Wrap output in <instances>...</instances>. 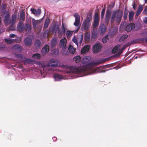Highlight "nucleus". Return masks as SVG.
Listing matches in <instances>:
<instances>
[{
	"mask_svg": "<svg viewBox=\"0 0 147 147\" xmlns=\"http://www.w3.org/2000/svg\"><path fill=\"white\" fill-rule=\"evenodd\" d=\"M106 60L101 59L100 61L97 62H93L91 61L90 62L86 64V66H80L76 67V66H70L69 67L70 73H76L78 74H84L87 70V67L91 69L95 65H98L102 63L105 62Z\"/></svg>",
	"mask_w": 147,
	"mask_h": 147,
	"instance_id": "obj_1",
	"label": "nucleus"
},
{
	"mask_svg": "<svg viewBox=\"0 0 147 147\" xmlns=\"http://www.w3.org/2000/svg\"><path fill=\"white\" fill-rule=\"evenodd\" d=\"M123 16V12L120 11L119 9L113 11V13L112 15L111 18V22L113 23L114 22L115 17V20L117 23L119 24Z\"/></svg>",
	"mask_w": 147,
	"mask_h": 147,
	"instance_id": "obj_2",
	"label": "nucleus"
},
{
	"mask_svg": "<svg viewBox=\"0 0 147 147\" xmlns=\"http://www.w3.org/2000/svg\"><path fill=\"white\" fill-rule=\"evenodd\" d=\"M92 17L91 14L87 16L86 19L84 20V22L81 27L82 30L87 31L88 30L90 25V21L91 20Z\"/></svg>",
	"mask_w": 147,
	"mask_h": 147,
	"instance_id": "obj_3",
	"label": "nucleus"
},
{
	"mask_svg": "<svg viewBox=\"0 0 147 147\" xmlns=\"http://www.w3.org/2000/svg\"><path fill=\"white\" fill-rule=\"evenodd\" d=\"M99 22V15L98 13H96L95 15L93 27L94 28H96L98 25Z\"/></svg>",
	"mask_w": 147,
	"mask_h": 147,
	"instance_id": "obj_4",
	"label": "nucleus"
},
{
	"mask_svg": "<svg viewBox=\"0 0 147 147\" xmlns=\"http://www.w3.org/2000/svg\"><path fill=\"white\" fill-rule=\"evenodd\" d=\"M32 38L31 36H29L25 38L24 42L26 45L30 46L32 43Z\"/></svg>",
	"mask_w": 147,
	"mask_h": 147,
	"instance_id": "obj_5",
	"label": "nucleus"
},
{
	"mask_svg": "<svg viewBox=\"0 0 147 147\" xmlns=\"http://www.w3.org/2000/svg\"><path fill=\"white\" fill-rule=\"evenodd\" d=\"M102 47L101 45L99 43H97L95 44L93 48V51L94 53L99 52Z\"/></svg>",
	"mask_w": 147,
	"mask_h": 147,
	"instance_id": "obj_6",
	"label": "nucleus"
},
{
	"mask_svg": "<svg viewBox=\"0 0 147 147\" xmlns=\"http://www.w3.org/2000/svg\"><path fill=\"white\" fill-rule=\"evenodd\" d=\"M103 69V67L102 66H100L95 68L93 70V72H99V73H105L106 71L111 69H109L107 70H102V69Z\"/></svg>",
	"mask_w": 147,
	"mask_h": 147,
	"instance_id": "obj_7",
	"label": "nucleus"
},
{
	"mask_svg": "<svg viewBox=\"0 0 147 147\" xmlns=\"http://www.w3.org/2000/svg\"><path fill=\"white\" fill-rule=\"evenodd\" d=\"M74 16L75 18V22L74 23V25L78 27L79 26L80 22V16L79 15L76 13H75L74 14Z\"/></svg>",
	"mask_w": 147,
	"mask_h": 147,
	"instance_id": "obj_8",
	"label": "nucleus"
},
{
	"mask_svg": "<svg viewBox=\"0 0 147 147\" xmlns=\"http://www.w3.org/2000/svg\"><path fill=\"white\" fill-rule=\"evenodd\" d=\"M17 16L15 13H13L11 19L9 20V24H11L14 25L16 21Z\"/></svg>",
	"mask_w": 147,
	"mask_h": 147,
	"instance_id": "obj_9",
	"label": "nucleus"
},
{
	"mask_svg": "<svg viewBox=\"0 0 147 147\" xmlns=\"http://www.w3.org/2000/svg\"><path fill=\"white\" fill-rule=\"evenodd\" d=\"M135 27V24L133 23H130L126 26L125 30L127 32H130L132 29H134Z\"/></svg>",
	"mask_w": 147,
	"mask_h": 147,
	"instance_id": "obj_10",
	"label": "nucleus"
},
{
	"mask_svg": "<svg viewBox=\"0 0 147 147\" xmlns=\"http://www.w3.org/2000/svg\"><path fill=\"white\" fill-rule=\"evenodd\" d=\"M106 27L104 24H101L99 28V32L101 34H104L106 30Z\"/></svg>",
	"mask_w": 147,
	"mask_h": 147,
	"instance_id": "obj_11",
	"label": "nucleus"
},
{
	"mask_svg": "<svg viewBox=\"0 0 147 147\" xmlns=\"http://www.w3.org/2000/svg\"><path fill=\"white\" fill-rule=\"evenodd\" d=\"M49 47L48 45H47L44 46L42 50V54L43 55H45L49 51Z\"/></svg>",
	"mask_w": 147,
	"mask_h": 147,
	"instance_id": "obj_12",
	"label": "nucleus"
},
{
	"mask_svg": "<svg viewBox=\"0 0 147 147\" xmlns=\"http://www.w3.org/2000/svg\"><path fill=\"white\" fill-rule=\"evenodd\" d=\"M10 13H7L5 16L4 19V22L5 24H7L9 23V19L10 18Z\"/></svg>",
	"mask_w": 147,
	"mask_h": 147,
	"instance_id": "obj_13",
	"label": "nucleus"
},
{
	"mask_svg": "<svg viewBox=\"0 0 147 147\" xmlns=\"http://www.w3.org/2000/svg\"><path fill=\"white\" fill-rule=\"evenodd\" d=\"M17 28L18 30L21 32L24 30V26L23 22H19L17 25Z\"/></svg>",
	"mask_w": 147,
	"mask_h": 147,
	"instance_id": "obj_14",
	"label": "nucleus"
},
{
	"mask_svg": "<svg viewBox=\"0 0 147 147\" xmlns=\"http://www.w3.org/2000/svg\"><path fill=\"white\" fill-rule=\"evenodd\" d=\"M83 38V35H82L80 37V38H78V40H77L75 38V37H74V38L72 39L73 42L75 43L77 45V46H78V41L79 40V43L80 44H81L82 42Z\"/></svg>",
	"mask_w": 147,
	"mask_h": 147,
	"instance_id": "obj_15",
	"label": "nucleus"
},
{
	"mask_svg": "<svg viewBox=\"0 0 147 147\" xmlns=\"http://www.w3.org/2000/svg\"><path fill=\"white\" fill-rule=\"evenodd\" d=\"M25 13L23 11H22L20 15L19 22H23L25 20Z\"/></svg>",
	"mask_w": 147,
	"mask_h": 147,
	"instance_id": "obj_16",
	"label": "nucleus"
},
{
	"mask_svg": "<svg viewBox=\"0 0 147 147\" xmlns=\"http://www.w3.org/2000/svg\"><path fill=\"white\" fill-rule=\"evenodd\" d=\"M89 46L88 45H86L82 49L81 53L82 54H84L86 53L89 50Z\"/></svg>",
	"mask_w": 147,
	"mask_h": 147,
	"instance_id": "obj_17",
	"label": "nucleus"
},
{
	"mask_svg": "<svg viewBox=\"0 0 147 147\" xmlns=\"http://www.w3.org/2000/svg\"><path fill=\"white\" fill-rule=\"evenodd\" d=\"M111 11H107L106 13V16L105 18V22L108 23L110 19V17L111 15Z\"/></svg>",
	"mask_w": 147,
	"mask_h": 147,
	"instance_id": "obj_18",
	"label": "nucleus"
},
{
	"mask_svg": "<svg viewBox=\"0 0 147 147\" xmlns=\"http://www.w3.org/2000/svg\"><path fill=\"white\" fill-rule=\"evenodd\" d=\"M66 39L65 38L61 39L60 42V46L62 48H65L66 45Z\"/></svg>",
	"mask_w": 147,
	"mask_h": 147,
	"instance_id": "obj_19",
	"label": "nucleus"
},
{
	"mask_svg": "<svg viewBox=\"0 0 147 147\" xmlns=\"http://www.w3.org/2000/svg\"><path fill=\"white\" fill-rule=\"evenodd\" d=\"M12 48L13 49L18 52H21L22 50V46L18 45L16 44L13 46Z\"/></svg>",
	"mask_w": 147,
	"mask_h": 147,
	"instance_id": "obj_20",
	"label": "nucleus"
},
{
	"mask_svg": "<svg viewBox=\"0 0 147 147\" xmlns=\"http://www.w3.org/2000/svg\"><path fill=\"white\" fill-rule=\"evenodd\" d=\"M90 59V57L88 56L85 57L82 60V62L83 64L86 65Z\"/></svg>",
	"mask_w": 147,
	"mask_h": 147,
	"instance_id": "obj_21",
	"label": "nucleus"
},
{
	"mask_svg": "<svg viewBox=\"0 0 147 147\" xmlns=\"http://www.w3.org/2000/svg\"><path fill=\"white\" fill-rule=\"evenodd\" d=\"M54 78L56 81H59L63 78L62 75L58 74H56L54 75Z\"/></svg>",
	"mask_w": 147,
	"mask_h": 147,
	"instance_id": "obj_22",
	"label": "nucleus"
},
{
	"mask_svg": "<svg viewBox=\"0 0 147 147\" xmlns=\"http://www.w3.org/2000/svg\"><path fill=\"white\" fill-rule=\"evenodd\" d=\"M58 62L57 61L54 59H51V60L50 65L53 67H56L58 66Z\"/></svg>",
	"mask_w": 147,
	"mask_h": 147,
	"instance_id": "obj_23",
	"label": "nucleus"
},
{
	"mask_svg": "<svg viewBox=\"0 0 147 147\" xmlns=\"http://www.w3.org/2000/svg\"><path fill=\"white\" fill-rule=\"evenodd\" d=\"M31 10L32 12L36 16L39 15L41 13V10L38 9L37 10L34 9H31Z\"/></svg>",
	"mask_w": 147,
	"mask_h": 147,
	"instance_id": "obj_24",
	"label": "nucleus"
},
{
	"mask_svg": "<svg viewBox=\"0 0 147 147\" xmlns=\"http://www.w3.org/2000/svg\"><path fill=\"white\" fill-rule=\"evenodd\" d=\"M143 8V7L142 5H139L137 10L136 15L137 16H139L141 13Z\"/></svg>",
	"mask_w": 147,
	"mask_h": 147,
	"instance_id": "obj_25",
	"label": "nucleus"
},
{
	"mask_svg": "<svg viewBox=\"0 0 147 147\" xmlns=\"http://www.w3.org/2000/svg\"><path fill=\"white\" fill-rule=\"evenodd\" d=\"M31 26L28 24H26L24 26V30L26 31H28V32H30L31 29Z\"/></svg>",
	"mask_w": 147,
	"mask_h": 147,
	"instance_id": "obj_26",
	"label": "nucleus"
},
{
	"mask_svg": "<svg viewBox=\"0 0 147 147\" xmlns=\"http://www.w3.org/2000/svg\"><path fill=\"white\" fill-rule=\"evenodd\" d=\"M90 38V34L88 32L85 34L84 39L85 42H88L89 41Z\"/></svg>",
	"mask_w": 147,
	"mask_h": 147,
	"instance_id": "obj_27",
	"label": "nucleus"
},
{
	"mask_svg": "<svg viewBox=\"0 0 147 147\" xmlns=\"http://www.w3.org/2000/svg\"><path fill=\"white\" fill-rule=\"evenodd\" d=\"M120 48V46L119 45H117L112 49V52L113 53H115L117 52Z\"/></svg>",
	"mask_w": 147,
	"mask_h": 147,
	"instance_id": "obj_28",
	"label": "nucleus"
},
{
	"mask_svg": "<svg viewBox=\"0 0 147 147\" xmlns=\"http://www.w3.org/2000/svg\"><path fill=\"white\" fill-rule=\"evenodd\" d=\"M128 10L125 8L124 9V14L123 18L124 20L125 21L126 20L127 18V15L128 14Z\"/></svg>",
	"mask_w": 147,
	"mask_h": 147,
	"instance_id": "obj_29",
	"label": "nucleus"
},
{
	"mask_svg": "<svg viewBox=\"0 0 147 147\" xmlns=\"http://www.w3.org/2000/svg\"><path fill=\"white\" fill-rule=\"evenodd\" d=\"M128 35L126 34L123 35L120 37L119 41L120 42L124 41L126 40L127 38H128Z\"/></svg>",
	"mask_w": 147,
	"mask_h": 147,
	"instance_id": "obj_30",
	"label": "nucleus"
},
{
	"mask_svg": "<svg viewBox=\"0 0 147 147\" xmlns=\"http://www.w3.org/2000/svg\"><path fill=\"white\" fill-rule=\"evenodd\" d=\"M134 14V13L131 11L129 12V21H131L133 18Z\"/></svg>",
	"mask_w": 147,
	"mask_h": 147,
	"instance_id": "obj_31",
	"label": "nucleus"
},
{
	"mask_svg": "<svg viewBox=\"0 0 147 147\" xmlns=\"http://www.w3.org/2000/svg\"><path fill=\"white\" fill-rule=\"evenodd\" d=\"M68 50L69 52L72 54L74 53L75 51V49L71 45L69 46Z\"/></svg>",
	"mask_w": 147,
	"mask_h": 147,
	"instance_id": "obj_32",
	"label": "nucleus"
},
{
	"mask_svg": "<svg viewBox=\"0 0 147 147\" xmlns=\"http://www.w3.org/2000/svg\"><path fill=\"white\" fill-rule=\"evenodd\" d=\"M39 23L38 21L37 20H35L34 19H33L32 20V23L33 26L34 28H36V26Z\"/></svg>",
	"mask_w": 147,
	"mask_h": 147,
	"instance_id": "obj_33",
	"label": "nucleus"
},
{
	"mask_svg": "<svg viewBox=\"0 0 147 147\" xmlns=\"http://www.w3.org/2000/svg\"><path fill=\"white\" fill-rule=\"evenodd\" d=\"M49 23H50V21H49V19H46L45 21V22L44 26V28H47L48 27V26L49 25Z\"/></svg>",
	"mask_w": 147,
	"mask_h": 147,
	"instance_id": "obj_34",
	"label": "nucleus"
},
{
	"mask_svg": "<svg viewBox=\"0 0 147 147\" xmlns=\"http://www.w3.org/2000/svg\"><path fill=\"white\" fill-rule=\"evenodd\" d=\"M115 3L114 2H111V4L109 5L107 7L108 9L109 10L108 11H111V10L112 8L114 6Z\"/></svg>",
	"mask_w": 147,
	"mask_h": 147,
	"instance_id": "obj_35",
	"label": "nucleus"
},
{
	"mask_svg": "<svg viewBox=\"0 0 147 147\" xmlns=\"http://www.w3.org/2000/svg\"><path fill=\"white\" fill-rule=\"evenodd\" d=\"M73 59L76 63H78L80 61L81 57L79 56H77L74 58Z\"/></svg>",
	"mask_w": 147,
	"mask_h": 147,
	"instance_id": "obj_36",
	"label": "nucleus"
},
{
	"mask_svg": "<svg viewBox=\"0 0 147 147\" xmlns=\"http://www.w3.org/2000/svg\"><path fill=\"white\" fill-rule=\"evenodd\" d=\"M41 45V42L40 41L37 39L34 42V45L36 47H39Z\"/></svg>",
	"mask_w": 147,
	"mask_h": 147,
	"instance_id": "obj_37",
	"label": "nucleus"
},
{
	"mask_svg": "<svg viewBox=\"0 0 147 147\" xmlns=\"http://www.w3.org/2000/svg\"><path fill=\"white\" fill-rule=\"evenodd\" d=\"M24 64H26V63L30 64L32 62V60L30 59H25L24 60Z\"/></svg>",
	"mask_w": 147,
	"mask_h": 147,
	"instance_id": "obj_38",
	"label": "nucleus"
},
{
	"mask_svg": "<svg viewBox=\"0 0 147 147\" xmlns=\"http://www.w3.org/2000/svg\"><path fill=\"white\" fill-rule=\"evenodd\" d=\"M32 57L34 59H39L40 57V55L39 54L36 53L33 55Z\"/></svg>",
	"mask_w": 147,
	"mask_h": 147,
	"instance_id": "obj_39",
	"label": "nucleus"
},
{
	"mask_svg": "<svg viewBox=\"0 0 147 147\" xmlns=\"http://www.w3.org/2000/svg\"><path fill=\"white\" fill-rule=\"evenodd\" d=\"M6 42L8 44H10L13 43L14 42V40L13 39H6L5 40Z\"/></svg>",
	"mask_w": 147,
	"mask_h": 147,
	"instance_id": "obj_40",
	"label": "nucleus"
},
{
	"mask_svg": "<svg viewBox=\"0 0 147 147\" xmlns=\"http://www.w3.org/2000/svg\"><path fill=\"white\" fill-rule=\"evenodd\" d=\"M61 30H62V32L63 34H65L66 33V29L65 28L63 22L62 23V27L61 28Z\"/></svg>",
	"mask_w": 147,
	"mask_h": 147,
	"instance_id": "obj_41",
	"label": "nucleus"
},
{
	"mask_svg": "<svg viewBox=\"0 0 147 147\" xmlns=\"http://www.w3.org/2000/svg\"><path fill=\"white\" fill-rule=\"evenodd\" d=\"M73 31H67L66 32V35L67 36L70 37L71 36L73 33Z\"/></svg>",
	"mask_w": 147,
	"mask_h": 147,
	"instance_id": "obj_42",
	"label": "nucleus"
},
{
	"mask_svg": "<svg viewBox=\"0 0 147 147\" xmlns=\"http://www.w3.org/2000/svg\"><path fill=\"white\" fill-rule=\"evenodd\" d=\"M139 40L143 42H145L146 43H147V37L140 38Z\"/></svg>",
	"mask_w": 147,
	"mask_h": 147,
	"instance_id": "obj_43",
	"label": "nucleus"
},
{
	"mask_svg": "<svg viewBox=\"0 0 147 147\" xmlns=\"http://www.w3.org/2000/svg\"><path fill=\"white\" fill-rule=\"evenodd\" d=\"M109 39L108 36V35L104 37L102 39V41L103 43H105L107 42V40Z\"/></svg>",
	"mask_w": 147,
	"mask_h": 147,
	"instance_id": "obj_44",
	"label": "nucleus"
},
{
	"mask_svg": "<svg viewBox=\"0 0 147 147\" xmlns=\"http://www.w3.org/2000/svg\"><path fill=\"white\" fill-rule=\"evenodd\" d=\"M56 43L57 41L55 39H52L51 42V45L52 46L56 45Z\"/></svg>",
	"mask_w": 147,
	"mask_h": 147,
	"instance_id": "obj_45",
	"label": "nucleus"
},
{
	"mask_svg": "<svg viewBox=\"0 0 147 147\" xmlns=\"http://www.w3.org/2000/svg\"><path fill=\"white\" fill-rule=\"evenodd\" d=\"M105 6L104 8L102 9L101 13V18H102L104 16V14L105 12Z\"/></svg>",
	"mask_w": 147,
	"mask_h": 147,
	"instance_id": "obj_46",
	"label": "nucleus"
},
{
	"mask_svg": "<svg viewBox=\"0 0 147 147\" xmlns=\"http://www.w3.org/2000/svg\"><path fill=\"white\" fill-rule=\"evenodd\" d=\"M55 29H56V27L54 26H53L51 29H50V31L52 32H54L55 31Z\"/></svg>",
	"mask_w": 147,
	"mask_h": 147,
	"instance_id": "obj_47",
	"label": "nucleus"
},
{
	"mask_svg": "<svg viewBox=\"0 0 147 147\" xmlns=\"http://www.w3.org/2000/svg\"><path fill=\"white\" fill-rule=\"evenodd\" d=\"M57 29L58 30L57 32L58 33L60 36H62L63 34L62 31L61 30L59 29V28H57Z\"/></svg>",
	"mask_w": 147,
	"mask_h": 147,
	"instance_id": "obj_48",
	"label": "nucleus"
},
{
	"mask_svg": "<svg viewBox=\"0 0 147 147\" xmlns=\"http://www.w3.org/2000/svg\"><path fill=\"white\" fill-rule=\"evenodd\" d=\"M11 26L9 27V29L10 30H14L15 28L13 26L14 25L11 24Z\"/></svg>",
	"mask_w": 147,
	"mask_h": 147,
	"instance_id": "obj_49",
	"label": "nucleus"
},
{
	"mask_svg": "<svg viewBox=\"0 0 147 147\" xmlns=\"http://www.w3.org/2000/svg\"><path fill=\"white\" fill-rule=\"evenodd\" d=\"M144 14L146 15H147V7H146L144 9L143 11Z\"/></svg>",
	"mask_w": 147,
	"mask_h": 147,
	"instance_id": "obj_50",
	"label": "nucleus"
},
{
	"mask_svg": "<svg viewBox=\"0 0 147 147\" xmlns=\"http://www.w3.org/2000/svg\"><path fill=\"white\" fill-rule=\"evenodd\" d=\"M42 67L44 68V69L47 67H49V65L48 64H45L44 63H43L42 65Z\"/></svg>",
	"mask_w": 147,
	"mask_h": 147,
	"instance_id": "obj_51",
	"label": "nucleus"
},
{
	"mask_svg": "<svg viewBox=\"0 0 147 147\" xmlns=\"http://www.w3.org/2000/svg\"><path fill=\"white\" fill-rule=\"evenodd\" d=\"M121 53V52H118L115 55H114V56L115 57H119Z\"/></svg>",
	"mask_w": 147,
	"mask_h": 147,
	"instance_id": "obj_52",
	"label": "nucleus"
},
{
	"mask_svg": "<svg viewBox=\"0 0 147 147\" xmlns=\"http://www.w3.org/2000/svg\"><path fill=\"white\" fill-rule=\"evenodd\" d=\"M7 6L5 4H3L2 6V8L3 9L5 10Z\"/></svg>",
	"mask_w": 147,
	"mask_h": 147,
	"instance_id": "obj_53",
	"label": "nucleus"
},
{
	"mask_svg": "<svg viewBox=\"0 0 147 147\" xmlns=\"http://www.w3.org/2000/svg\"><path fill=\"white\" fill-rule=\"evenodd\" d=\"M144 22L146 24H147V17H145L143 19Z\"/></svg>",
	"mask_w": 147,
	"mask_h": 147,
	"instance_id": "obj_54",
	"label": "nucleus"
},
{
	"mask_svg": "<svg viewBox=\"0 0 147 147\" xmlns=\"http://www.w3.org/2000/svg\"><path fill=\"white\" fill-rule=\"evenodd\" d=\"M16 36V35L13 34H11L9 35L10 37L11 38H14Z\"/></svg>",
	"mask_w": 147,
	"mask_h": 147,
	"instance_id": "obj_55",
	"label": "nucleus"
},
{
	"mask_svg": "<svg viewBox=\"0 0 147 147\" xmlns=\"http://www.w3.org/2000/svg\"><path fill=\"white\" fill-rule=\"evenodd\" d=\"M17 57H20L22 58H23L22 55L21 54H18L17 55Z\"/></svg>",
	"mask_w": 147,
	"mask_h": 147,
	"instance_id": "obj_56",
	"label": "nucleus"
},
{
	"mask_svg": "<svg viewBox=\"0 0 147 147\" xmlns=\"http://www.w3.org/2000/svg\"><path fill=\"white\" fill-rule=\"evenodd\" d=\"M136 3H134V4L133 5V8L135 10L136 9Z\"/></svg>",
	"mask_w": 147,
	"mask_h": 147,
	"instance_id": "obj_57",
	"label": "nucleus"
},
{
	"mask_svg": "<svg viewBox=\"0 0 147 147\" xmlns=\"http://www.w3.org/2000/svg\"><path fill=\"white\" fill-rule=\"evenodd\" d=\"M57 28H59L58 27H56V29H55V32L56 34L57 33V31L58 29Z\"/></svg>",
	"mask_w": 147,
	"mask_h": 147,
	"instance_id": "obj_58",
	"label": "nucleus"
},
{
	"mask_svg": "<svg viewBox=\"0 0 147 147\" xmlns=\"http://www.w3.org/2000/svg\"><path fill=\"white\" fill-rule=\"evenodd\" d=\"M124 48H125V47H123L122 48V49H121V50H120L119 51V52H121V53H122V52H123V49H124Z\"/></svg>",
	"mask_w": 147,
	"mask_h": 147,
	"instance_id": "obj_59",
	"label": "nucleus"
},
{
	"mask_svg": "<svg viewBox=\"0 0 147 147\" xmlns=\"http://www.w3.org/2000/svg\"><path fill=\"white\" fill-rule=\"evenodd\" d=\"M145 3H147V0H145Z\"/></svg>",
	"mask_w": 147,
	"mask_h": 147,
	"instance_id": "obj_60",
	"label": "nucleus"
},
{
	"mask_svg": "<svg viewBox=\"0 0 147 147\" xmlns=\"http://www.w3.org/2000/svg\"><path fill=\"white\" fill-rule=\"evenodd\" d=\"M56 138L55 137H54L53 138V139H56Z\"/></svg>",
	"mask_w": 147,
	"mask_h": 147,
	"instance_id": "obj_61",
	"label": "nucleus"
},
{
	"mask_svg": "<svg viewBox=\"0 0 147 147\" xmlns=\"http://www.w3.org/2000/svg\"><path fill=\"white\" fill-rule=\"evenodd\" d=\"M92 38H93L94 39L95 38L94 37H93V35H92Z\"/></svg>",
	"mask_w": 147,
	"mask_h": 147,
	"instance_id": "obj_62",
	"label": "nucleus"
},
{
	"mask_svg": "<svg viewBox=\"0 0 147 147\" xmlns=\"http://www.w3.org/2000/svg\"><path fill=\"white\" fill-rule=\"evenodd\" d=\"M83 76H85V75H83Z\"/></svg>",
	"mask_w": 147,
	"mask_h": 147,
	"instance_id": "obj_63",
	"label": "nucleus"
}]
</instances>
